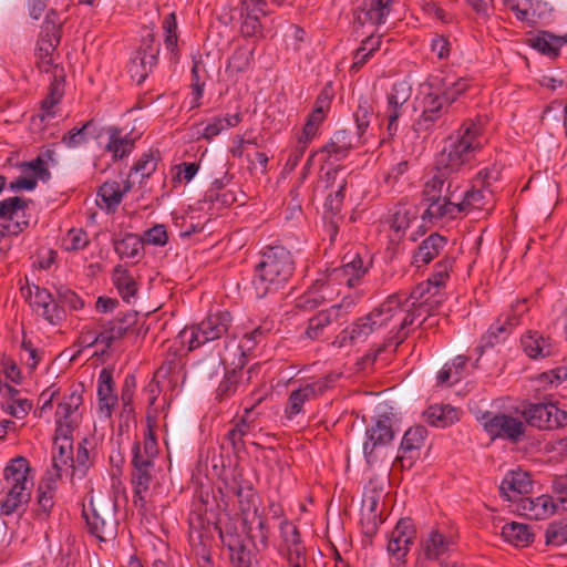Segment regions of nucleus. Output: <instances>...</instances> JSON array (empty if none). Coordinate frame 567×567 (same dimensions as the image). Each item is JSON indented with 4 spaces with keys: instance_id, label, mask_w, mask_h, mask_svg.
I'll use <instances>...</instances> for the list:
<instances>
[{
    "instance_id": "1",
    "label": "nucleus",
    "mask_w": 567,
    "mask_h": 567,
    "mask_svg": "<svg viewBox=\"0 0 567 567\" xmlns=\"http://www.w3.org/2000/svg\"><path fill=\"white\" fill-rule=\"evenodd\" d=\"M483 145L481 123L472 120L464 122L455 133L449 136L437 158L439 171L457 173L471 167Z\"/></svg>"
},
{
    "instance_id": "2",
    "label": "nucleus",
    "mask_w": 567,
    "mask_h": 567,
    "mask_svg": "<svg viewBox=\"0 0 567 567\" xmlns=\"http://www.w3.org/2000/svg\"><path fill=\"white\" fill-rule=\"evenodd\" d=\"M295 261L291 252L282 246L267 247L255 266L251 288L256 298L277 292L292 276Z\"/></svg>"
},
{
    "instance_id": "3",
    "label": "nucleus",
    "mask_w": 567,
    "mask_h": 567,
    "mask_svg": "<svg viewBox=\"0 0 567 567\" xmlns=\"http://www.w3.org/2000/svg\"><path fill=\"white\" fill-rule=\"evenodd\" d=\"M446 171H439L424 186V197L429 202L427 214L431 218H455L456 208L467 185L458 178H446Z\"/></svg>"
},
{
    "instance_id": "4",
    "label": "nucleus",
    "mask_w": 567,
    "mask_h": 567,
    "mask_svg": "<svg viewBox=\"0 0 567 567\" xmlns=\"http://www.w3.org/2000/svg\"><path fill=\"white\" fill-rule=\"evenodd\" d=\"M454 259L445 257L434 265L433 274L426 281L419 284L412 291H399L404 298L406 307H414L419 310V316L430 311L434 305L441 303L443 293L441 288L444 287L450 277Z\"/></svg>"
},
{
    "instance_id": "5",
    "label": "nucleus",
    "mask_w": 567,
    "mask_h": 567,
    "mask_svg": "<svg viewBox=\"0 0 567 567\" xmlns=\"http://www.w3.org/2000/svg\"><path fill=\"white\" fill-rule=\"evenodd\" d=\"M231 322L233 317L227 310L210 312L199 323L184 328L178 334L179 342L193 351L225 336Z\"/></svg>"
},
{
    "instance_id": "6",
    "label": "nucleus",
    "mask_w": 567,
    "mask_h": 567,
    "mask_svg": "<svg viewBox=\"0 0 567 567\" xmlns=\"http://www.w3.org/2000/svg\"><path fill=\"white\" fill-rule=\"evenodd\" d=\"M477 421L493 441L499 439L518 443L525 437V422L513 414L485 411L477 416Z\"/></svg>"
},
{
    "instance_id": "7",
    "label": "nucleus",
    "mask_w": 567,
    "mask_h": 567,
    "mask_svg": "<svg viewBox=\"0 0 567 567\" xmlns=\"http://www.w3.org/2000/svg\"><path fill=\"white\" fill-rule=\"evenodd\" d=\"M389 321L390 308L374 309L342 330L337 342L339 347L364 342L372 332L386 327Z\"/></svg>"
},
{
    "instance_id": "8",
    "label": "nucleus",
    "mask_w": 567,
    "mask_h": 567,
    "mask_svg": "<svg viewBox=\"0 0 567 567\" xmlns=\"http://www.w3.org/2000/svg\"><path fill=\"white\" fill-rule=\"evenodd\" d=\"M339 378L340 373H329L321 379L306 383L300 385L298 389L292 390L285 406L286 417L288 420H292L302 413L306 402L322 395Z\"/></svg>"
},
{
    "instance_id": "9",
    "label": "nucleus",
    "mask_w": 567,
    "mask_h": 567,
    "mask_svg": "<svg viewBox=\"0 0 567 567\" xmlns=\"http://www.w3.org/2000/svg\"><path fill=\"white\" fill-rule=\"evenodd\" d=\"M368 271V266L358 252H348L342 257V265L323 274L331 287L353 288L359 285L360 280Z\"/></svg>"
},
{
    "instance_id": "10",
    "label": "nucleus",
    "mask_w": 567,
    "mask_h": 567,
    "mask_svg": "<svg viewBox=\"0 0 567 567\" xmlns=\"http://www.w3.org/2000/svg\"><path fill=\"white\" fill-rule=\"evenodd\" d=\"M82 402L83 398L76 390L62 398L55 411V433L58 439L72 437V433L80 420L79 409Z\"/></svg>"
},
{
    "instance_id": "11",
    "label": "nucleus",
    "mask_w": 567,
    "mask_h": 567,
    "mask_svg": "<svg viewBox=\"0 0 567 567\" xmlns=\"http://www.w3.org/2000/svg\"><path fill=\"white\" fill-rule=\"evenodd\" d=\"M83 516L89 530L101 542L114 539L117 534V522L110 507L97 508L92 502L84 507Z\"/></svg>"
},
{
    "instance_id": "12",
    "label": "nucleus",
    "mask_w": 567,
    "mask_h": 567,
    "mask_svg": "<svg viewBox=\"0 0 567 567\" xmlns=\"http://www.w3.org/2000/svg\"><path fill=\"white\" fill-rule=\"evenodd\" d=\"M523 416L528 425L539 430H554L567 424V412L551 403L530 404Z\"/></svg>"
},
{
    "instance_id": "13",
    "label": "nucleus",
    "mask_w": 567,
    "mask_h": 567,
    "mask_svg": "<svg viewBox=\"0 0 567 567\" xmlns=\"http://www.w3.org/2000/svg\"><path fill=\"white\" fill-rule=\"evenodd\" d=\"M367 440L363 444V453L368 463L385 460L388 445L390 444V419L383 416L367 430Z\"/></svg>"
},
{
    "instance_id": "14",
    "label": "nucleus",
    "mask_w": 567,
    "mask_h": 567,
    "mask_svg": "<svg viewBox=\"0 0 567 567\" xmlns=\"http://www.w3.org/2000/svg\"><path fill=\"white\" fill-rule=\"evenodd\" d=\"M27 200L14 196L0 202V225L9 235H18L29 224Z\"/></svg>"
},
{
    "instance_id": "15",
    "label": "nucleus",
    "mask_w": 567,
    "mask_h": 567,
    "mask_svg": "<svg viewBox=\"0 0 567 567\" xmlns=\"http://www.w3.org/2000/svg\"><path fill=\"white\" fill-rule=\"evenodd\" d=\"M59 43V27L53 23H45L35 48L37 65L40 71L48 73L54 70V72H58V65L54 64V52Z\"/></svg>"
},
{
    "instance_id": "16",
    "label": "nucleus",
    "mask_w": 567,
    "mask_h": 567,
    "mask_svg": "<svg viewBox=\"0 0 567 567\" xmlns=\"http://www.w3.org/2000/svg\"><path fill=\"white\" fill-rule=\"evenodd\" d=\"M341 293L340 288H333L321 275L311 287L296 299L295 307L300 311H311L322 303L333 301Z\"/></svg>"
},
{
    "instance_id": "17",
    "label": "nucleus",
    "mask_w": 567,
    "mask_h": 567,
    "mask_svg": "<svg viewBox=\"0 0 567 567\" xmlns=\"http://www.w3.org/2000/svg\"><path fill=\"white\" fill-rule=\"evenodd\" d=\"M158 51V48L154 45V39L151 37L144 40L142 48L131 59L128 72L132 80L137 84H142L156 65Z\"/></svg>"
},
{
    "instance_id": "18",
    "label": "nucleus",
    "mask_w": 567,
    "mask_h": 567,
    "mask_svg": "<svg viewBox=\"0 0 567 567\" xmlns=\"http://www.w3.org/2000/svg\"><path fill=\"white\" fill-rule=\"evenodd\" d=\"M429 81L431 87L440 92L450 105L470 89L472 82L467 76H460L450 71H442L431 76Z\"/></svg>"
},
{
    "instance_id": "19",
    "label": "nucleus",
    "mask_w": 567,
    "mask_h": 567,
    "mask_svg": "<svg viewBox=\"0 0 567 567\" xmlns=\"http://www.w3.org/2000/svg\"><path fill=\"white\" fill-rule=\"evenodd\" d=\"M426 430L423 426L410 427L403 435L401 445L395 460L392 462V468L400 466L401 470H409L414 464L419 450L422 447Z\"/></svg>"
},
{
    "instance_id": "20",
    "label": "nucleus",
    "mask_w": 567,
    "mask_h": 567,
    "mask_svg": "<svg viewBox=\"0 0 567 567\" xmlns=\"http://www.w3.org/2000/svg\"><path fill=\"white\" fill-rule=\"evenodd\" d=\"M118 396L115 392V382L112 371L103 368L97 378V415L100 420L107 421L112 417Z\"/></svg>"
},
{
    "instance_id": "21",
    "label": "nucleus",
    "mask_w": 567,
    "mask_h": 567,
    "mask_svg": "<svg viewBox=\"0 0 567 567\" xmlns=\"http://www.w3.org/2000/svg\"><path fill=\"white\" fill-rule=\"evenodd\" d=\"M21 293L30 303L33 311L43 317L50 323L59 318V311L51 293L39 286L32 285L21 288Z\"/></svg>"
},
{
    "instance_id": "22",
    "label": "nucleus",
    "mask_w": 567,
    "mask_h": 567,
    "mask_svg": "<svg viewBox=\"0 0 567 567\" xmlns=\"http://www.w3.org/2000/svg\"><path fill=\"white\" fill-rule=\"evenodd\" d=\"M359 144V137H354L349 131H337L330 140L318 150V155H321L324 162L331 159L342 161Z\"/></svg>"
},
{
    "instance_id": "23",
    "label": "nucleus",
    "mask_w": 567,
    "mask_h": 567,
    "mask_svg": "<svg viewBox=\"0 0 567 567\" xmlns=\"http://www.w3.org/2000/svg\"><path fill=\"white\" fill-rule=\"evenodd\" d=\"M352 305L353 301H348L347 298H343L341 303L333 305L330 308L318 312L309 319L306 336L311 340L321 338L326 328H328L333 321H338L346 315V312L342 313L343 309H348Z\"/></svg>"
},
{
    "instance_id": "24",
    "label": "nucleus",
    "mask_w": 567,
    "mask_h": 567,
    "mask_svg": "<svg viewBox=\"0 0 567 567\" xmlns=\"http://www.w3.org/2000/svg\"><path fill=\"white\" fill-rule=\"evenodd\" d=\"M422 114L423 122H435L447 113L451 106L440 92L431 87V82L427 81L422 85Z\"/></svg>"
},
{
    "instance_id": "25",
    "label": "nucleus",
    "mask_w": 567,
    "mask_h": 567,
    "mask_svg": "<svg viewBox=\"0 0 567 567\" xmlns=\"http://www.w3.org/2000/svg\"><path fill=\"white\" fill-rule=\"evenodd\" d=\"M415 536L416 530L412 519L409 517L401 518L392 530V544H394L392 556H395L396 559L403 558L410 550Z\"/></svg>"
},
{
    "instance_id": "26",
    "label": "nucleus",
    "mask_w": 567,
    "mask_h": 567,
    "mask_svg": "<svg viewBox=\"0 0 567 567\" xmlns=\"http://www.w3.org/2000/svg\"><path fill=\"white\" fill-rule=\"evenodd\" d=\"M415 316H419L417 308L406 307L400 292L392 293V319L395 318L400 324L395 336L396 346L406 338L408 331H405V328L413 323ZM391 340H394V337H391Z\"/></svg>"
},
{
    "instance_id": "27",
    "label": "nucleus",
    "mask_w": 567,
    "mask_h": 567,
    "mask_svg": "<svg viewBox=\"0 0 567 567\" xmlns=\"http://www.w3.org/2000/svg\"><path fill=\"white\" fill-rule=\"evenodd\" d=\"M446 244V237L437 233L431 234L419 245L416 251L413 255L412 264H414L416 267L430 264L441 254Z\"/></svg>"
},
{
    "instance_id": "28",
    "label": "nucleus",
    "mask_w": 567,
    "mask_h": 567,
    "mask_svg": "<svg viewBox=\"0 0 567 567\" xmlns=\"http://www.w3.org/2000/svg\"><path fill=\"white\" fill-rule=\"evenodd\" d=\"M461 414L460 409L450 404H433L423 412V416L430 425L442 429L460 421Z\"/></svg>"
},
{
    "instance_id": "29",
    "label": "nucleus",
    "mask_w": 567,
    "mask_h": 567,
    "mask_svg": "<svg viewBox=\"0 0 567 567\" xmlns=\"http://www.w3.org/2000/svg\"><path fill=\"white\" fill-rule=\"evenodd\" d=\"M524 352L532 359H543L554 353V346L549 338L537 331H527L520 339Z\"/></svg>"
},
{
    "instance_id": "30",
    "label": "nucleus",
    "mask_w": 567,
    "mask_h": 567,
    "mask_svg": "<svg viewBox=\"0 0 567 567\" xmlns=\"http://www.w3.org/2000/svg\"><path fill=\"white\" fill-rule=\"evenodd\" d=\"M532 488V482L527 473L517 471L508 473L502 481L499 492L507 501H514L517 496L527 494Z\"/></svg>"
},
{
    "instance_id": "31",
    "label": "nucleus",
    "mask_w": 567,
    "mask_h": 567,
    "mask_svg": "<svg viewBox=\"0 0 567 567\" xmlns=\"http://www.w3.org/2000/svg\"><path fill=\"white\" fill-rule=\"evenodd\" d=\"M51 473L40 482L37 491V516L45 518L49 516L54 506V497L56 492V481Z\"/></svg>"
},
{
    "instance_id": "32",
    "label": "nucleus",
    "mask_w": 567,
    "mask_h": 567,
    "mask_svg": "<svg viewBox=\"0 0 567 567\" xmlns=\"http://www.w3.org/2000/svg\"><path fill=\"white\" fill-rule=\"evenodd\" d=\"M30 486L3 483L4 497L0 503L3 515H11L30 499Z\"/></svg>"
},
{
    "instance_id": "33",
    "label": "nucleus",
    "mask_w": 567,
    "mask_h": 567,
    "mask_svg": "<svg viewBox=\"0 0 567 567\" xmlns=\"http://www.w3.org/2000/svg\"><path fill=\"white\" fill-rule=\"evenodd\" d=\"M29 462L23 456H17L8 462L3 470V483L20 486H32Z\"/></svg>"
},
{
    "instance_id": "34",
    "label": "nucleus",
    "mask_w": 567,
    "mask_h": 567,
    "mask_svg": "<svg viewBox=\"0 0 567 567\" xmlns=\"http://www.w3.org/2000/svg\"><path fill=\"white\" fill-rule=\"evenodd\" d=\"M130 189L131 184L128 181H123L122 183L106 181L99 189L100 205H103L109 210H114Z\"/></svg>"
},
{
    "instance_id": "35",
    "label": "nucleus",
    "mask_w": 567,
    "mask_h": 567,
    "mask_svg": "<svg viewBox=\"0 0 567 567\" xmlns=\"http://www.w3.org/2000/svg\"><path fill=\"white\" fill-rule=\"evenodd\" d=\"M251 370H233L227 372L216 390V396L219 400H225L244 390L249 382Z\"/></svg>"
},
{
    "instance_id": "36",
    "label": "nucleus",
    "mask_w": 567,
    "mask_h": 567,
    "mask_svg": "<svg viewBox=\"0 0 567 567\" xmlns=\"http://www.w3.org/2000/svg\"><path fill=\"white\" fill-rule=\"evenodd\" d=\"M524 515L530 519L540 520L555 513L556 505L549 495H540L536 498H525L520 505Z\"/></svg>"
},
{
    "instance_id": "37",
    "label": "nucleus",
    "mask_w": 567,
    "mask_h": 567,
    "mask_svg": "<svg viewBox=\"0 0 567 567\" xmlns=\"http://www.w3.org/2000/svg\"><path fill=\"white\" fill-rule=\"evenodd\" d=\"M206 66L203 62L202 55L193 56V66H192V92L189 95V109H196L200 105V100L204 93L205 79H206Z\"/></svg>"
},
{
    "instance_id": "38",
    "label": "nucleus",
    "mask_w": 567,
    "mask_h": 567,
    "mask_svg": "<svg viewBox=\"0 0 567 567\" xmlns=\"http://www.w3.org/2000/svg\"><path fill=\"white\" fill-rule=\"evenodd\" d=\"M54 450L58 452L53 453L52 467L54 473H51L54 477L60 478L64 467L73 464V449L71 437H60L55 433L54 437Z\"/></svg>"
},
{
    "instance_id": "39",
    "label": "nucleus",
    "mask_w": 567,
    "mask_h": 567,
    "mask_svg": "<svg viewBox=\"0 0 567 567\" xmlns=\"http://www.w3.org/2000/svg\"><path fill=\"white\" fill-rule=\"evenodd\" d=\"M492 200V194L489 190L476 189L474 187H467L463 194L462 200L458 203L456 208L457 214H470L471 212L478 209H485Z\"/></svg>"
},
{
    "instance_id": "40",
    "label": "nucleus",
    "mask_w": 567,
    "mask_h": 567,
    "mask_svg": "<svg viewBox=\"0 0 567 567\" xmlns=\"http://www.w3.org/2000/svg\"><path fill=\"white\" fill-rule=\"evenodd\" d=\"M152 468L133 470L132 485H133V504L140 511L146 509V493L152 483Z\"/></svg>"
},
{
    "instance_id": "41",
    "label": "nucleus",
    "mask_w": 567,
    "mask_h": 567,
    "mask_svg": "<svg viewBox=\"0 0 567 567\" xmlns=\"http://www.w3.org/2000/svg\"><path fill=\"white\" fill-rule=\"evenodd\" d=\"M106 133L109 135V141L105 148L113 155V158L121 159L132 152L134 147V140L127 134L123 135L122 131L115 126L109 127Z\"/></svg>"
},
{
    "instance_id": "42",
    "label": "nucleus",
    "mask_w": 567,
    "mask_h": 567,
    "mask_svg": "<svg viewBox=\"0 0 567 567\" xmlns=\"http://www.w3.org/2000/svg\"><path fill=\"white\" fill-rule=\"evenodd\" d=\"M241 121H243L241 112L214 116L204 127V130L202 132V137L207 141H212L214 137L218 136L220 133H223L229 128L236 127Z\"/></svg>"
},
{
    "instance_id": "43",
    "label": "nucleus",
    "mask_w": 567,
    "mask_h": 567,
    "mask_svg": "<svg viewBox=\"0 0 567 567\" xmlns=\"http://www.w3.org/2000/svg\"><path fill=\"white\" fill-rule=\"evenodd\" d=\"M251 406L244 409V414L234 422L231 429L227 433V439L235 450H240L244 446V437L251 431L252 422L251 419Z\"/></svg>"
},
{
    "instance_id": "44",
    "label": "nucleus",
    "mask_w": 567,
    "mask_h": 567,
    "mask_svg": "<svg viewBox=\"0 0 567 567\" xmlns=\"http://www.w3.org/2000/svg\"><path fill=\"white\" fill-rule=\"evenodd\" d=\"M502 536L507 543L516 547L528 546L534 540V534L528 525L516 522L505 524L502 527Z\"/></svg>"
},
{
    "instance_id": "45",
    "label": "nucleus",
    "mask_w": 567,
    "mask_h": 567,
    "mask_svg": "<svg viewBox=\"0 0 567 567\" xmlns=\"http://www.w3.org/2000/svg\"><path fill=\"white\" fill-rule=\"evenodd\" d=\"M530 42L532 47L542 54L556 58L559 54L561 45L567 43V40L544 31L533 38Z\"/></svg>"
},
{
    "instance_id": "46",
    "label": "nucleus",
    "mask_w": 567,
    "mask_h": 567,
    "mask_svg": "<svg viewBox=\"0 0 567 567\" xmlns=\"http://www.w3.org/2000/svg\"><path fill=\"white\" fill-rule=\"evenodd\" d=\"M381 493L382 487L378 488L377 483L370 481L369 485L365 487L363 505L369 508L373 520L379 518V523L383 524L385 522V517L382 516V511L385 504V496L383 497L382 504H380Z\"/></svg>"
},
{
    "instance_id": "47",
    "label": "nucleus",
    "mask_w": 567,
    "mask_h": 567,
    "mask_svg": "<svg viewBox=\"0 0 567 567\" xmlns=\"http://www.w3.org/2000/svg\"><path fill=\"white\" fill-rule=\"evenodd\" d=\"M126 331L127 328L118 319L104 323L99 332L100 343L103 346L101 352L104 353L115 341L122 339Z\"/></svg>"
},
{
    "instance_id": "48",
    "label": "nucleus",
    "mask_w": 567,
    "mask_h": 567,
    "mask_svg": "<svg viewBox=\"0 0 567 567\" xmlns=\"http://www.w3.org/2000/svg\"><path fill=\"white\" fill-rule=\"evenodd\" d=\"M453 543L439 532H432L425 542L424 551L429 559H439L451 550Z\"/></svg>"
},
{
    "instance_id": "49",
    "label": "nucleus",
    "mask_w": 567,
    "mask_h": 567,
    "mask_svg": "<svg viewBox=\"0 0 567 567\" xmlns=\"http://www.w3.org/2000/svg\"><path fill=\"white\" fill-rule=\"evenodd\" d=\"M512 330L503 322V318L497 317L488 330L481 338V348H493L494 346L505 341Z\"/></svg>"
},
{
    "instance_id": "50",
    "label": "nucleus",
    "mask_w": 567,
    "mask_h": 567,
    "mask_svg": "<svg viewBox=\"0 0 567 567\" xmlns=\"http://www.w3.org/2000/svg\"><path fill=\"white\" fill-rule=\"evenodd\" d=\"M112 279L114 286L117 288L121 297L125 301H130V299L135 296L136 282L128 271L122 268V266L115 267Z\"/></svg>"
},
{
    "instance_id": "51",
    "label": "nucleus",
    "mask_w": 567,
    "mask_h": 567,
    "mask_svg": "<svg viewBox=\"0 0 567 567\" xmlns=\"http://www.w3.org/2000/svg\"><path fill=\"white\" fill-rule=\"evenodd\" d=\"M416 216L417 209L413 203H400L392 213V229L396 233L406 229Z\"/></svg>"
},
{
    "instance_id": "52",
    "label": "nucleus",
    "mask_w": 567,
    "mask_h": 567,
    "mask_svg": "<svg viewBox=\"0 0 567 567\" xmlns=\"http://www.w3.org/2000/svg\"><path fill=\"white\" fill-rule=\"evenodd\" d=\"M143 248V240L135 234H126L114 241V250L121 258H135Z\"/></svg>"
},
{
    "instance_id": "53",
    "label": "nucleus",
    "mask_w": 567,
    "mask_h": 567,
    "mask_svg": "<svg viewBox=\"0 0 567 567\" xmlns=\"http://www.w3.org/2000/svg\"><path fill=\"white\" fill-rule=\"evenodd\" d=\"M63 94V80H59L58 72H54V81L51 82L49 94L41 104L43 112L42 118L54 116L55 112L53 109L61 101Z\"/></svg>"
},
{
    "instance_id": "54",
    "label": "nucleus",
    "mask_w": 567,
    "mask_h": 567,
    "mask_svg": "<svg viewBox=\"0 0 567 567\" xmlns=\"http://www.w3.org/2000/svg\"><path fill=\"white\" fill-rule=\"evenodd\" d=\"M162 29L164 32V44L166 50L171 52L173 55H176L178 42V27L175 12H171L164 17L162 22Z\"/></svg>"
},
{
    "instance_id": "55",
    "label": "nucleus",
    "mask_w": 567,
    "mask_h": 567,
    "mask_svg": "<svg viewBox=\"0 0 567 567\" xmlns=\"http://www.w3.org/2000/svg\"><path fill=\"white\" fill-rule=\"evenodd\" d=\"M252 53L254 51L249 48H237L228 59L227 72L240 73L247 71L252 60Z\"/></svg>"
},
{
    "instance_id": "56",
    "label": "nucleus",
    "mask_w": 567,
    "mask_h": 567,
    "mask_svg": "<svg viewBox=\"0 0 567 567\" xmlns=\"http://www.w3.org/2000/svg\"><path fill=\"white\" fill-rule=\"evenodd\" d=\"M240 18V32L246 38H261L264 37V20L239 10Z\"/></svg>"
},
{
    "instance_id": "57",
    "label": "nucleus",
    "mask_w": 567,
    "mask_h": 567,
    "mask_svg": "<svg viewBox=\"0 0 567 567\" xmlns=\"http://www.w3.org/2000/svg\"><path fill=\"white\" fill-rule=\"evenodd\" d=\"M229 491L235 494L239 501L243 512L250 511L254 505L255 494L251 485L247 484L244 486L239 480V476L235 475L233 483L228 486Z\"/></svg>"
},
{
    "instance_id": "58",
    "label": "nucleus",
    "mask_w": 567,
    "mask_h": 567,
    "mask_svg": "<svg viewBox=\"0 0 567 567\" xmlns=\"http://www.w3.org/2000/svg\"><path fill=\"white\" fill-rule=\"evenodd\" d=\"M89 245L87 234L81 228L70 229L62 238V248L66 251H78Z\"/></svg>"
},
{
    "instance_id": "59",
    "label": "nucleus",
    "mask_w": 567,
    "mask_h": 567,
    "mask_svg": "<svg viewBox=\"0 0 567 567\" xmlns=\"http://www.w3.org/2000/svg\"><path fill=\"white\" fill-rule=\"evenodd\" d=\"M390 13V0H371L370 8L364 12V19L371 24H382Z\"/></svg>"
},
{
    "instance_id": "60",
    "label": "nucleus",
    "mask_w": 567,
    "mask_h": 567,
    "mask_svg": "<svg viewBox=\"0 0 567 567\" xmlns=\"http://www.w3.org/2000/svg\"><path fill=\"white\" fill-rule=\"evenodd\" d=\"M280 535L286 550L305 547L297 526L287 519L280 523Z\"/></svg>"
},
{
    "instance_id": "61",
    "label": "nucleus",
    "mask_w": 567,
    "mask_h": 567,
    "mask_svg": "<svg viewBox=\"0 0 567 567\" xmlns=\"http://www.w3.org/2000/svg\"><path fill=\"white\" fill-rule=\"evenodd\" d=\"M527 311L526 299H522L513 303L508 312L502 313L498 317L503 318V322L513 331L520 324L522 318Z\"/></svg>"
},
{
    "instance_id": "62",
    "label": "nucleus",
    "mask_w": 567,
    "mask_h": 567,
    "mask_svg": "<svg viewBox=\"0 0 567 567\" xmlns=\"http://www.w3.org/2000/svg\"><path fill=\"white\" fill-rule=\"evenodd\" d=\"M545 538L547 545L559 547L567 544V523H550L546 529Z\"/></svg>"
},
{
    "instance_id": "63",
    "label": "nucleus",
    "mask_w": 567,
    "mask_h": 567,
    "mask_svg": "<svg viewBox=\"0 0 567 567\" xmlns=\"http://www.w3.org/2000/svg\"><path fill=\"white\" fill-rule=\"evenodd\" d=\"M1 409L11 416L22 419L32 409V403L28 399L19 396L14 400L1 401Z\"/></svg>"
},
{
    "instance_id": "64",
    "label": "nucleus",
    "mask_w": 567,
    "mask_h": 567,
    "mask_svg": "<svg viewBox=\"0 0 567 567\" xmlns=\"http://www.w3.org/2000/svg\"><path fill=\"white\" fill-rule=\"evenodd\" d=\"M157 157L152 153H144L132 168L135 175H140L141 178L150 177L156 169Z\"/></svg>"
}]
</instances>
